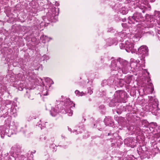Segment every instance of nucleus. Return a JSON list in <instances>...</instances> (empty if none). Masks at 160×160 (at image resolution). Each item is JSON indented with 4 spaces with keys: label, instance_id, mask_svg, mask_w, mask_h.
<instances>
[{
    "label": "nucleus",
    "instance_id": "obj_1",
    "mask_svg": "<svg viewBox=\"0 0 160 160\" xmlns=\"http://www.w3.org/2000/svg\"><path fill=\"white\" fill-rule=\"evenodd\" d=\"M154 17L150 18V22L146 23L145 22L143 21L137 25L136 32L138 33H136L135 35L132 34V37H135L136 38H139L141 37L143 33H146L147 35H150L153 36L154 35L153 32L152 31H147L149 28L156 27L158 29V31L160 30V12L155 11L154 13Z\"/></svg>",
    "mask_w": 160,
    "mask_h": 160
},
{
    "label": "nucleus",
    "instance_id": "obj_2",
    "mask_svg": "<svg viewBox=\"0 0 160 160\" xmlns=\"http://www.w3.org/2000/svg\"><path fill=\"white\" fill-rule=\"evenodd\" d=\"M111 70L117 71L118 72L127 73L130 67L136 70L139 67V65L136 62L129 63L127 61L120 58L112 61L111 65Z\"/></svg>",
    "mask_w": 160,
    "mask_h": 160
},
{
    "label": "nucleus",
    "instance_id": "obj_3",
    "mask_svg": "<svg viewBox=\"0 0 160 160\" xmlns=\"http://www.w3.org/2000/svg\"><path fill=\"white\" fill-rule=\"evenodd\" d=\"M75 104L73 103V102L71 101L69 99H66L65 100L64 102V106L62 108L64 109H63L60 111L63 113H67L68 115L70 116H72L73 114L72 111L70 109L71 108H72L75 107ZM60 105H57L55 106L54 107L52 108L51 110L50 111L51 115L52 116H55L58 113L60 112V110L59 109V107L60 106Z\"/></svg>",
    "mask_w": 160,
    "mask_h": 160
},
{
    "label": "nucleus",
    "instance_id": "obj_4",
    "mask_svg": "<svg viewBox=\"0 0 160 160\" xmlns=\"http://www.w3.org/2000/svg\"><path fill=\"white\" fill-rule=\"evenodd\" d=\"M149 104L145 106L147 111L152 112V113L156 115L158 106V102L154 97L149 96Z\"/></svg>",
    "mask_w": 160,
    "mask_h": 160
},
{
    "label": "nucleus",
    "instance_id": "obj_5",
    "mask_svg": "<svg viewBox=\"0 0 160 160\" xmlns=\"http://www.w3.org/2000/svg\"><path fill=\"white\" fill-rule=\"evenodd\" d=\"M59 11V10L58 8H54L50 9L47 13L48 20L52 22H55L57 21Z\"/></svg>",
    "mask_w": 160,
    "mask_h": 160
},
{
    "label": "nucleus",
    "instance_id": "obj_6",
    "mask_svg": "<svg viewBox=\"0 0 160 160\" xmlns=\"http://www.w3.org/2000/svg\"><path fill=\"white\" fill-rule=\"evenodd\" d=\"M12 125L10 126V129L8 130V129H6L5 130V133H8V131L9 133L12 134H16L19 132H22L24 133L25 132V130L23 128H21V129L19 130L18 129V123L16 122H13Z\"/></svg>",
    "mask_w": 160,
    "mask_h": 160
},
{
    "label": "nucleus",
    "instance_id": "obj_7",
    "mask_svg": "<svg viewBox=\"0 0 160 160\" xmlns=\"http://www.w3.org/2000/svg\"><path fill=\"white\" fill-rule=\"evenodd\" d=\"M128 22L131 24L135 23V22H139L144 20V18L140 13L136 12L134 13L132 17H128Z\"/></svg>",
    "mask_w": 160,
    "mask_h": 160
},
{
    "label": "nucleus",
    "instance_id": "obj_8",
    "mask_svg": "<svg viewBox=\"0 0 160 160\" xmlns=\"http://www.w3.org/2000/svg\"><path fill=\"white\" fill-rule=\"evenodd\" d=\"M148 48L145 45H142L138 49V54L140 55H141V56L142 57L141 60L143 63H145V60L144 59L145 57L148 55Z\"/></svg>",
    "mask_w": 160,
    "mask_h": 160
},
{
    "label": "nucleus",
    "instance_id": "obj_9",
    "mask_svg": "<svg viewBox=\"0 0 160 160\" xmlns=\"http://www.w3.org/2000/svg\"><path fill=\"white\" fill-rule=\"evenodd\" d=\"M130 34V38L128 40H126L125 42V50L127 52H132V50L133 49L134 46V43L132 42L134 41V40H133L132 38H136L135 37H132Z\"/></svg>",
    "mask_w": 160,
    "mask_h": 160
},
{
    "label": "nucleus",
    "instance_id": "obj_10",
    "mask_svg": "<svg viewBox=\"0 0 160 160\" xmlns=\"http://www.w3.org/2000/svg\"><path fill=\"white\" fill-rule=\"evenodd\" d=\"M126 92L122 91H118L114 93V98L116 102H121L125 96Z\"/></svg>",
    "mask_w": 160,
    "mask_h": 160
},
{
    "label": "nucleus",
    "instance_id": "obj_11",
    "mask_svg": "<svg viewBox=\"0 0 160 160\" xmlns=\"http://www.w3.org/2000/svg\"><path fill=\"white\" fill-rule=\"evenodd\" d=\"M135 140L133 138H127L125 140L124 143L128 146L133 148L136 145Z\"/></svg>",
    "mask_w": 160,
    "mask_h": 160
},
{
    "label": "nucleus",
    "instance_id": "obj_12",
    "mask_svg": "<svg viewBox=\"0 0 160 160\" xmlns=\"http://www.w3.org/2000/svg\"><path fill=\"white\" fill-rule=\"evenodd\" d=\"M118 35L117 38V41H119L120 42L123 41L124 39H125L127 37H129V34H126V33L124 32H121L118 33L117 34L116 36Z\"/></svg>",
    "mask_w": 160,
    "mask_h": 160
},
{
    "label": "nucleus",
    "instance_id": "obj_13",
    "mask_svg": "<svg viewBox=\"0 0 160 160\" xmlns=\"http://www.w3.org/2000/svg\"><path fill=\"white\" fill-rule=\"evenodd\" d=\"M40 140L42 141H43L44 140H47L46 143L51 144L54 141V138H48L46 136L42 135L40 136Z\"/></svg>",
    "mask_w": 160,
    "mask_h": 160
},
{
    "label": "nucleus",
    "instance_id": "obj_14",
    "mask_svg": "<svg viewBox=\"0 0 160 160\" xmlns=\"http://www.w3.org/2000/svg\"><path fill=\"white\" fill-rule=\"evenodd\" d=\"M154 90L153 86L152 84L151 83H149L148 84V87L145 90H143V92L145 91L148 93H151Z\"/></svg>",
    "mask_w": 160,
    "mask_h": 160
},
{
    "label": "nucleus",
    "instance_id": "obj_15",
    "mask_svg": "<svg viewBox=\"0 0 160 160\" xmlns=\"http://www.w3.org/2000/svg\"><path fill=\"white\" fill-rule=\"evenodd\" d=\"M132 80L131 77L130 76H127L123 80H120V82L122 83V84H123V82H125L126 83L129 84L130 83Z\"/></svg>",
    "mask_w": 160,
    "mask_h": 160
},
{
    "label": "nucleus",
    "instance_id": "obj_16",
    "mask_svg": "<svg viewBox=\"0 0 160 160\" xmlns=\"http://www.w3.org/2000/svg\"><path fill=\"white\" fill-rule=\"evenodd\" d=\"M40 39L42 41L43 43H45L47 42H48L51 40H52V38L43 35L41 36Z\"/></svg>",
    "mask_w": 160,
    "mask_h": 160
},
{
    "label": "nucleus",
    "instance_id": "obj_17",
    "mask_svg": "<svg viewBox=\"0 0 160 160\" xmlns=\"http://www.w3.org/2000/svg\"><path fill=\"white\" fill-rule=\"evenodd\" d=\"M117 41V39H116L109 38L107 40L108 45L109 46H110L115 43Z\"/></svg>",
    "mask_w": 160,
    "mask_h": 160
},
{
    "label": "nucleus",
    "instance_id": "obj_18",
    "mask_svg": "<svg viewBox=\"0 0 160 160\" xmlns=\"http://www.w3.org/2000/svg\"><path fill=\"white\" fill-rule=\"evenodd\" d=\"M45 82L48 83L47 87H50L51 85L53 84V82L52 79L48 78H45Z\"/></svg>",
    "mask_w": 160,
    "mask_h": 160
},
{
    "label": "nucleus",
    "instance_id": "obj_19",
    "mask_svg": "<svg viewBox=\"0 0 160 160\" xmlns=\"http://www.w3.org/2000/svg\"><path fill=\"white\" fill-rule=\"evenodd\" d=\"M120 12L122 14H126L128 13V10L125 8L122 7L120 10Z\"/></svg>",
    "mask_w": 160,
    "mask_h": 160
},
{
    "label": "nucleus",
    "instance_id": "obj_20",
    "mask_svg": "<svg viewBox=\"0 0 160 160\" xmlns=\"http://www.w3.org/2000/svg\"><path fill=\"white\" fill-rule=\"evenodd\" d=\"M75 93L77 95L79 96H82L85 95V94L83 92H80L78 90H76L75 92Z\"/></svg>",
    "mask_w": 160,
    "mask_h": 160
},
{
    "label": "nucleus",
    "instance_id": "obj_21",
    "mask_svg": "<svg viewBox=\"0 0 160 160\" xmlns=\"http://www.w3.org/2000/svg\"><path fill=\"white\" fill-rule=\"evenodd\" d=\"M116 102L115 101V99L114 98L109 103V106L110 107H113L116 105L115 103Z\"/></svg>",
    "mask_w": 160,
    "mask_h": 160
},
{
    "label": "nucleus",
    "instance_id": "obj_22",
    "mask_svg": "<svg viewBox=\"0 0 160 160\" xmlns=\"http://www.w3.org/2000/svg\"><path fill=\"white\" fill-rule=\"evenodd\" d=\"M104 122L106 126H111L112 122L110 121L109 122V120H108L107 118H105L104 120Z\"/></svg>",
    "mask_w": 160,
    "mask_h": 160
},
{
    "label": "nucleus",
    "instance_id": "obj_23",
    "mask_svg": "<svg viewBox=\"0 0 160 160\" xmlns=\"http://www.w3.org/2000/svg\"><path fill=\"white\" fill-rule=\"evenodd\" d=\"M142 126L143 127H147L148 126V125L149 124V123L148 122L145 120H142Z\"/></svg>",
    "mask_w": 160,
    "mask_h": 160
},
{
    "label": "nucleus",
    "instance_id": "obj_24",
    "mask_svg": "<svg viewBox=\"0 0 160 160\" xmlns=\"http://www.w3.org/2000/svg\"><path fill=\"white\" fill-rule=\"evenodd\" d=\"M45 89L44 88H43V90L42 91V95L44 96L48 95V91L47 89H46V86H45Z\"/></svg>",
    "mask_w": 160,
    "mask_h": 160
},
{
    "label": "nucleus",
    "instance_id": "obj_25",
    "mask_svg": "<svg viewBox=\"0 0 160 160\" xmlns=\"http://www.w3.org/2000/svg\"><path fill=\"white\" fill-rule=\"evenodd\" d=\"M40 67H42V65L39 64H38L34 66V69L36 70H38Z\"/></svg>",
    "mask_w": 160,
    "mask_h": 160
},
{
    "label": "nucleus",
    "instance_id": "obj_26",
    "mask_svg": "<svg viewBox=\"0 0 160 160\" xmlns=\"http://www.w3.org/2000/svg\"><path fill=\"white\" fill-rule=\"evenodd\" d=\"M119 46L121 49H125V43H121L119 44Z\"/></svg>",
    "mask_w": 160,
    "mask_h": 160
},
{
    "label": "nucleus",
    "instance_id": "obj_27",
    "mask_svg": "<svg viewBox=\"0 0 160 160\" xmlns=\"http://www.w3.org/2000/svg\"><path fill=\"white\" fill-rule=\"evenodd\" d=\"M149 124L151 125L152 126V128H155L157 126V123L156 122H151Z\"/></svg>",
    "mask_w": 160,
    "mask_h": 160
},
{
    "label": "nucleus",
    "instance_id": "obj_28",
    "mask_svg": "<svg viewBox=\"0 0 160 160\" xmlns=\"http://www.w3.org/2000/svg\"><path fill=\"white\" fill-rule=\"evenodd\" d=\"M43 57L44 59V60H48L49 59V57L48 56L45 55L43 56Z\"/></svg>",
    "mask_w": 160,
    "mask_h": 160
},
{
    "label": "nucleus",
    "instance_id": "obj_29",
    "mask_svg": "<svg viewBox=\"0 0 160 160\" xmlns=\"http://www.w3.org/2000/svg\"><path fill=\"white\" fill-rule=\"evenodd\" d=\"M38 124H37L36 126L38 125L39 127H40L41 129H42L43 127H44V126H42V125L41 124V123L39 122L38 123Z\"/></svg>",
    "mask_w": 160,
    "mask_h": 160
},
{
    "label": "nucleus",
    "instance_id": "obj_30",
    "mask_svg": "<svg viewBox=\"0 0 160 160\" xmlns=\"http://www.w3.org/2000/svg\"><path fill=\"white\" fill-rule=\"evenodd\" d=\"M88 93L90 94H91L92 93V91L90 89V88H88Z\"/></svg>",
    "mask_w": 160,
    "mask_h": 160
},
{
    "label": "nucleus",
    "instance_id": "obj_31",
    "mask_svg": "<svg viewBox=\"0 0 160 160\" xmlns=\"http://www.w3.org/2000/svg\"><path fill=\"white\" fill-rule=\"evenodd\" d=\"M28 91H26L27 94L25 95L28 98H30L31 99H33V98H30V95L28 94Z\"/></svg>",
    "mask_w": 160,
    "mask_h": 160
},
{
    "label": "nucleus",
    "instance_id": "obj_32",
    "mask_svg": "<svg viewBox=\"0 0 160 160\" xmlns=\"http://www.w3.org/2000/svg\"><path fill=\"white\" fill-rule=\"evenodd\" d=\"M122 27L125 28H127L128 27L126 23H122Z\"/></svg>",
    "mask_w": 160,
    "mask_h": 160
},
{
    "label": "nucleus",
    "instance_id": "obj_33",
    "mask_svg": "<svg viewBox=\"0 0 160 160\" xmlns=\"http://www.w3.org/2000/svg\"><path fill=\"white\" fill-rule=\"evenodd\" d=\"M113 30V28L112 27H111L108 28V32H112V31Z\"/></svg>",
    "mask_w": 160,
    "mask_h": 160
},
{
    "label": "nucleus",
    "instance_id": "obj_34",
    "mask_svg": "<svg viewBox=\"0 0 160 160\" xmlns=\"http://www.w3.org/2000/svg\"><path fill=\"white\" fill-rule=\"evenodd\" d=\"M142 72L144 73H146L148 75L149 74V73L148 72L147 70L146 69L142 70Z\"/></svg>",
    "mask_w": 160,
    "mask_h": 160
},
{
    "label": "nucleus",
    "instance_id": "obj_35",
    "mask_svg": "<svg viewBox=\"0 0 160 160\" xmlns=\"http://www.w3.org/2000/svg\"><path fill=\"white\" fill-rule=\"evenodd\" d=\"M24 88H22L21 87H20L18 88V90L20 91H22L23 90Z\"/></svg>",
    "mask_w": 160,
    "mask_h": 160
},
{
    "label": "nucleus",
    "instance_id": "obj_36",
    "mask_svg": "<svg viewBox=\"0 0 160 160\" xmlns=\"http://www.w3.org/2000/svg\"><path fill=\"white\" fill-rule=\"evenodd\" d=\"M104 106L103 105H102L99 107V108L101 109H103L104 108Z\"/></svg>",
    "mask_w": 160,
    "mask_h": 160
},
{
    "label": "nucleus",
    "instance_id": "obj_37",
    "mask_svg": "<svg viewBox=\"0 0 160 160\" xmlns=\"http://www.w3.org/2000/svg\"><path fill=\"white\" fill-rule=\"evenodd\" d=\"M83 125L82 124V125L81 126H79V128H83Z\"/></svg>",
    "mask_w": 160,
    "mask_h": 160
},
{
    "label": "nucleus",
    "instance_id": "obj_38",
    "mask_svg": "<svg viewBox=\"0 0 160 160\" xmlns=\"http://www.w3.org/2000/svg\"><path fill=\"white\" fill-rule=\"evenodd\" d=\"M128 130H132V128L131 127H129V128H128Z\"/></svg>",
    "mask_w": 160,
    "mask_h": 160
},
{
    "label": "nucleus",
    "instance_id": "obj_39",
    "mask_svg": "<svg viewBox=\"0 0 160 160\" xmlns=\"http://www.w3.org/2000/svg\"><path fill=\"white\" fill-rule=\"evenodd\" d=\"M157 136L158 138H159L160 137V133H159L157 134Z\"/></svg>",
    "mask_w": 160,
    "mask_h": 160
},
{
    "label": "nucleus",
    "instance_id": "obj_40",
    "mask_svg": "<svg viewBox=\"0 0 160 160\" xmlns=\"http://www.w3.org/2000/svg\"><path fill=\"white\" fill-rule=\"evenodd\" d=\"M74 132H79V130L78 129H77V130H74L73 131Z\"/></svg>",
    "mask_w": 160,
    "mask_h": 160
},
{
    "label": "nucleus",
    "instance_id": "obj_41",
    "mask_svg": "<svg viewBox=\"0 0 160 160\" xmlns=\"http://www.w3.org/2000/svg\"><path fill=\"white\" fill-rule=\"evenodd\" d=\"M151 2H154L155 1V0H150Z\"/></svg>",
    "mask_w": 160,
    "mask_h": 160
},
{
    "label": "nucleus",
    "instance_id": "obj_42",
    "mask_svg": "<svg viewBox=\"0 0 160 160\" xmlns=\"http://www.w3.org/2000/svg\"><path fill=\"white\" fill-rule=\"evenodd\" d=\"M68 130H69V131H71V128H68Z\"/></svg>",
    "mask_w": 160,
    "mask_h": 160
},
{
    "label": "nucleus",
    "instance_id": "obj_43",
    "mask_svg": "<svg viewBox=\"0 0 160 160\" xmlns=\"http://www.w3.org/2000/svg\"><path fill=\"white\" fill-rule=\"evenodd\" d=\"M158 38H159V40H160V36H158Z\"/></svg>",
    "mask_w": 160,
    "mask_h": 160
},
{
    "label": "nucleus",
    "instance_id": "obj_44",
    "mask_svg": "<svg viewBox=\"0 0 160 160\" xmlns=\"http://www.w3.org/2000/svg\"><path fill=\"white\" fill-rule=\"evenodd\" d=\"M35 152H36V151H34L33 152V153H35Z\"/></svg>",
    "mask_w": 160,
    "mask_h": 160
},
{
    "label": "nucleus",
    "instance_id": "obj_45",
    "mask_svg": "<svg viewBox=\"0 0 160 160\" xmlns=\"http://www.w3.org/2000/svg\"><path fill=\"white\" fill-rule=\"evenodd\" d=\"M60 101L61 102H63V101L62 100H60Z\"/></svg>",
    "mask_w": 160,
    "mask_h": 160
},
{
    "label": "nucleus",
    "instance_id": "obj_46",
    "mask_svg": "<svg viewBox=\"0 0 160 160\" xmlns=\"http://www.w3.org/2000/svg\"><path fill=\"white\" fill-rule=\"evenodd\" d=\"M158 33L160 34V31L159 32H158Z\"/></svg>",
    "mask_w": 160,
    "mask_h": 160
},
{
    "label": "nucleus",
    "instance_id": "obj_47",
    "mask_svg": "<svg viewBox=\"0 0 160 160\" xmlns=\"http://www.w3.org/2000/svg\"><path fill=\"white\" fill-rule=\"evenodd\" d=\"M110 135V133H108V136H109V135Z\"/></svg>",
    "mask_w": 160,
    "mask_h": 160
},
{
    "label": "nucleus",
    "instance_id": "obj_48",
    "mask_svg": "<svg viewBox=\"0 0 160 160\" xmlns=\"http://www.w3.org/2000/svg\"><path fill=\"white\" fill-rule=\"evenodd\" d=\"M79 133H81L82 132L81 131H79Z\"/></svg>",
    "mask_w": 160,
    "mask_h": 160
},
{
    "label": "nucleus",
    "instance_id": "obj_49",
    "mask_svg": "<svg viewBox=\"0 0 160 160\" xmlns=\"http://www.w3.org/2000/svg\"><path fill=\"white\" fill-rule=\"evenodd\" d=\"M40 80H41V81H42V79H41V78H40Z\"/></svg>",
    "mask_w": 160,
    "mask_h": 160
},
{
    "label": "nucleus",
    "instance_id": "obj_50",
    "mask_svg": "<svg viewBox=\"0 0 160 160\" xmlns=\"http://www.w3.org/2000/svg\"><path fill=\"white\" fill-rule=\"evenodd\" d=\"M117 113H118V111H117Z\"/></svg>",
    "mask_w": 160,
    "mask_h": 160
},
{
    "label": "nucleus",
    "instance_id": "obj_51",
    "mask_svg": "<svg viewBox=\"0 0 160 160\" xmlns=\"http://www.w3.org/2000/svg\"><path fill=\"white\" fill-rule=\"evenodd\" d=\"M52 145H54V144H52Z\"/></svg>",
    "mask_w": 160,
    "mask_h": 160
}]
</instances>
